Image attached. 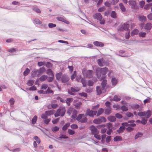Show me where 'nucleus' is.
<instances>
[{"instance_id": "60", "label": "nucleus", "mask_w": 152, "mask_h": 152, "mask_svg": "<svg viewBox=\"0 0 152 152\" xmlns=\"http://www.w3.org/2000/svg\"><path fill=\"white\" fill-rule=\"evenodd\" d=\"M94 84L93 81L91 80H89L88 81V85L89 86H92Z\"/></svg>"}, {"instance_id": "43", "label": "nucleus", "mask_w": 152, "mask_h": 152, "mask_svg": "<svg viewBox=\"0 0 152 152\" xmlns=\"http://www.w3.org/2000/svg\"><path fill=\"white\" fill-rule=\"evenodd\" d=\"M134 122V121L132 120L130 121H129V123H132L130 124H129V126H136V124H135L133 123Z\"/></svg>"}, {"instance_id": "50", "label": "nucleus", "mask_w": 152, "mask_h": 152, "mask_svg": "<svg viewBox=\"0 0 152 152\" xmlns=\"http://www.w3.org/2000/svg\"><path fill=\"white\" fill-rule=\"evenodd\" d=\"M34 139L39 144L40 142V140L37 136H35L34 137Z\"/></svg>"}, {"instance_id": "41", "label": "nucleus", "mask_w": 152, "mask_h": 152, "mask_svg": "<svg viewBox=\"0 0 152 152\" xmlns=\"http://www.w3.org/2000/svg\"><path fill=\"white\" fill-rule=\"evenodd\" d=\"M111 17L114 18H116V15L115 12L114 11H112L111 14Z\"/></svg>"}, {"instance_id": "13", "label": "nucleus", "mask_w": 152, "mask_h": 152, "mask_svg": "<svg viewBox=\"0 0 152 152\" xmlns=\"http://www.w3.org/2000/svg\"><path fill=\"white\" fill-rule=\"evenodd\" d=\"M94 44L97 47H102L104 45V44L102 42L99 41H95L93 42Z\"/></svg>"}, {"instance_id": "54", "label": "nucleus", "mask_w": 152, "mask_h": 152, "mask_svg": "<svg viewBox=\"0 0 152 152\" xmlns=\"http://www.w3.org/2000/svg\"><path fill=\"white\" fill-rule=\"evenodd\" d=\"M87 119L86 117H84L82 118L80 121V122L81 123H85L87 122Z\"/></svg>"}, {"instance_id": "18", "label": "nucleus", "mask_w": 152, "mask_h": 152, "mask_svg": "<svg viewBox=\"0 0 152 152\" xmlns=\"http://www.w3.org/2000/svg\"><path fill=\"white\" fill-rule=\"evenodd\" d=\"M111 112V107H109L106 108L104 110V113L107 115H109Z\"/></svg>"}, {"instance_id": "44", "label": "nucleus", "mask_w": 152, "mask_h": 152, "mask_svg": "<svg viewBox=\"0 0 152 152\" xmlns=\"http://www.w3.org/2000/svg\"><path fill=\"white\" fill-rule=\"evenodd\" d=\"M34 23L37 24H40L42 23V22L38 19L36 18L34 20Z\"/></svg>"}, {"instance_id": "17", "label": "nucleus", "mask_w": 152, "mask_h": 152, "mask_svg": "<svg viewBox=\"0 0 152 152\" xmlns=\"http://www.w3.org/2000/svg\"><path fill=\"white\" fill-rule=\"evenodd\" d=\"M45 67H41L39 69V71L38 72V76L40 75L43 74L45 71Z\"/></svg>"}, {"instance_id": "63", "label": "nucleus", "mask_w": 152, "mask_h": 152, "mask_svg": "<svg viewBox=\"0 0 152 152\" xmlns=\"http://www.w3.org/2000/svg\"><path fill=\"white\" fill-rule=\"evenodd\" d=\"M105 10V8L104 7H102L98 9V11L100 12H102L103 11H104Z\"/></svg>"}, {"instance_id": "8", "label": "nucleus", "mask_w": 152, "mask_h": 152, "mask_svg": "<svg viewBox=\"0 0 152 152\" xmlns=\"http://www.w3.org/2000/svg\"><path fill=\"white\" fill-rule=\"evenodd\" d=\"M129 5L131 6L132 8L136 10H138L139 7L137 5L135 1H129Z\"/></svg>"}, {"instance_id": "56", "label": "nucleus", "mask_w": 152, "mask_h": 152, "mask_svg": "<svg viewBox=\"0 0 152 152\" xmlns=\"http://www.w3.org/2000/svg\"><path fill=\"white\" fill-rule=\"evenodd\" d=\"M59 120V118H58L54 120H53L52 121V123L53 124H56L58 122Z\"/></svg>"}, {"instance_id": "49", "label": "nucleus", "mask_w": 152, "mask_h": 152, "mask_svg": "<svg viewBox=\"0 0 152 152\" xmlns=\"http://www.w3.org/2000/svg\"><path fill=\"white\" fill-rule=\"evenodd\" d=\"M73 108L72 107H70L68 109V110L67 111V113L69 115H70L71 114L72 111H73Z\"/></svg>"}, {"instance_id": "61", "label": "nucleus", "mask_w": 152, "mask_h": 152, "mask_svg": "<svg viewBox=\"0 0 152 152\" xmlns=\"http://www.w3.org/2000/svg\"><path fill=\"white\" fill-rule=\"evenodd\" d=\"M111 4H112L111 3H110L109 1H107L104 3V4L106 7H110V6Z\"/></svg>"}, {"instance_id": "14", "label": "nucleus", "mask_w": 152, "mask_h": 152, "mask_svg": "<svg viewBox=\"0 0 152 152\" xmlns=\"http://www.w3.org/2000/svg\"><path fill=\"white\" fill-rule=\"evenodd\" d=\"M152 27V25L150 23H147L144 26V28L146 30H149Z\"/></svg>"}, {"instance_id": "21", "label": "nucleus", "mask_w": 152, "mask_h": 152, "mask_svg": "<svg viewBox=\"0 0 152 152\" xmlns=\"http://www.w3.org/2000/svg\"><path fill=\"white\" fill-rule=\"evenodd\" d=\"M62 73L59 72L57 73L56 74V79L58 80H61V77L62 76Z\"/></svg>"}, {"instance_id": "32", "label": "nucleus", "mask_w": 152, "mask_h": 152, "mask_svg": "<svg viewBox=\"0 0 152 152\" xmlns=\"http://www.w3.org/2000/svg\"><path fill=\"white\" fill-rule=\"evenodd\" d=\"M84 114H79L76 118V120L80 122L83 116H84Z\"/></svg>"}, {"instance_id": "4", "label": "nucleus", "mask_w": 152, "mask_h": 152, "mask_svg": "<svg viewBox=\"0 0 152 152\" xmlns=\"http://www.w3.org/2000/svg\"><path fill=\"white\" fill-rule=\"evenodd\" d=\"M82 73L84 76L90 78L92 77L93 76V72L92 70H88L86 71L85 69H84L82 71Z\"/></svg>"}, {"instance_id": "7", "label": "nucleus", "mask_w": 152, "mask_h": 152, "mask_svg": "<svg viewBox=\"0 0 152 152\" xmlns=\"http://www.w3.org/2000/svg\"><path fill=\"white\" fill-rule=\"evenodd\" d=\"M80 90V88L77 87H71L70 89L68 90V93L70 95H74V93L78 92Z\"/></svg>"}, {"instance_id": "24", "label": "nucleus", "mask_w": 152, "mask_h": 152, "mask_svg": "<svg viewBox=\"0 0 152 152\" xmlns=\"http://www.w3.org/2000/svg\"><path fill=\"white\" fill-rule=\"evenodd\" d=\"M46 74L51 76H53L54 75L52 70L50 69H48L47 70Z\"/></svg>"}, {"instance_id": "2", "label": "nucleus", "mask_w": 152, "mask_h": 152, "mask_svg": "<svg viewBox=\"0 0 152 152\" xmlns=\"http://www.w3.org/2000/svg\"><path fill=\"white\" fill-rule=\"evenodd\" d=\"M90 129L91 131V134L94 135L95 138L98 140H101V136L99 134V131L95 126L93 125L91 126L90 127Z\"/></svg>"}, {"instance_id": "47", "label": "nucleus", "mask_w": 152, "mask_h": 152, "mask_svg": "<svg viewBox=\"0 0 152 152\" xmlns=\"http://www.w3.org/2000/svg\"><path fill=\"white\" fill-rule=\"evenodd\" d=\"M120 99H121L120 97L117 95H115L113 97L114 100L116 101H120Z\"/></svg>"}, {"instance_id": "12", "label": "nucleus", "mask_w": 152, "mask_h": 152, "mask_svg": "<svg viewBox=\"0 0 152 152\" xmlns=\"http://www.w3.org/2000/svg\"><path fill=\"white\" fill-rule=\"evenodd\" d=\"M94 19H96L98 20L102 18V16L100 13H97L95 14L93 16Z\"/></svg>"}, {"instance_id": "64", "label": "nucleus", "mask_w": 152, "mask_h": 152, "mask_svg": "<svg viewBox=\"0 0 152 152\" xmlns=\"http://www.w3.org/2000/svg\"><path fill=\"white\" fill-rule=\"evenodd\" d=\"M59 128L57 126H55V127L52 128V130L53 132H56L58 131L59 130Z\"/></svg>"}, {"instance_id": "3", "label": "nucleus", "mask_w": 152, "mask_h": 152, "mask_svg": "<svg viewBox=\"0 0 152 152\" xmlns=\"http://www.w3.org/2000/svg\"><path fill=\"white\" fill-rule=\"evenodd\" d=\"M66 112L65 108L64 107H62L58 109L54 114V116L57 117L61 116V117L64 116Z\"/></svg>"}, {"instance_id": "33", "label": "nucleus", "mask_w": 152, "mask_h": 152, "mask_svg": "<svg viewBox=\"0 0 152 152\" xmlns=\"http://www.w3.org/2000/svg\"><path fill=\"white\" fill-rule=\"evenodd\" d=\"M34 83V81L32 80H28L27 83V85L29 86H32Z\"/></svg>"}, {"instance_id": "46", "label": "nucleus", "mask_w": 152, "mask_h": 152, "mask_svg": "<svg viewBox=\"0 0 152 152\" xmlns=\"http://www.w3.org/2000/svg\"><path fill=\"white\" fill-rule=\"evenodd\" d=\"M33 10L34 11L36 12L40 13L41 12V11L37 7H34L33 8Z\"/></svg>"}, {"instance_id": "26", "label": "nucleus", "mask_w": 152, "mask_h": 152, "mask_svg": "<svg viewBox=\"0 0 152 152\" xmlns=\"http://www.w3.org/2000/svg\"><path fill=\"white\" fill-rule=\"evenodd\" d=\"M151 115V111L150 110H148L146 112H145V115L146 118H149Z\"/></svg>"}, {"instance_id": "45", "label": "nucleus", "mask_w": 152, "mask_h": 152, "mask_svg": "<svg viewBox=\"0 0 152 152\" xmlns=\"http://www.w3.org/2000/svg\"><path fill=\"white\" fill-rule=\"evenodd\" d=\"M68 133L70 135H73L75 133V131L73 130L69 129L68 130Z\"/></svg>"}, {"instance_id": "15", "label": "nucleus", "mask_w": 152, "mask_h": 152, "mask_svg": "<svg viewBox=\"0 0 152 152\" xmlns=\"http://www.w3.org/2000/svg\"><path fill=\"white\" fill-rule=\"evenodd\" d=\"M55 112L54 110L47 111L45 112V114L48 116L53 115Z\"/></svg>"}, {"instance_id": "37", "label": "nucleus", "mask_w": 152, "mask_h": 152, "mask_svg": "<svg viewBox=\"0 0 152 152\" xmlns=\"http://www.w3.org/2000/svg\"><path fill=\"white\" fill-rule=\"evenodd\" d=\"M96 92L97 93L98 95H100L102 93V90L98 86L96 87Z\"/></svg>"}, {"instance_id": "25", "label": "nucleus", "mask_w": 152, "mask_h": 152, "mask_svg": "<svg viewBox=\"0 0 152 152\" xmlns=\"http://www.w3.org/2000/svg\"><path fill=\"white\" fill-rule=\"evenodd\" d=\"M125 129V127L123 126H120L119 129L117 130V132L119 133H122Z\"/></svg>"}, {"instance_id": "38", "label": "nucleus", "mask_w": 152, "mask_h": 152, "mask_svg": "<svg viewBox=\"0 0 152 152\" xmlns=\"http://www.w3.org/2000/svg\"><path fill=\"white\" fill-rule=\"evenodd\" d=\"M122 140L121 137L119 136H116L114 138V140L115 141H120Z\"/></svg>"}, {"instance_id": "36", "label": "nucleus", "mask_w": 152, "mask_h": 152, "mask_svg": "<svg viewBox=\"0 0 152 152\" xmlns=\"http://www.w3.org/2000/svg\"><path fill=\"white\" fill-rule=\"evenodd\" d=\"M48 85L46 83H44L42 84L41 86V89L42 90H46L48 88Z\"/></svg>"}, {"instance_id": "62", "label": "nucleus", "mask_w": 152, "mask_h": 152, "mask_svg": "<svg viewBox=\"0 0 152 152\" xmlns=\"http://www.w3.org/2000/svg\"><path fill=\"white\" fill-rule=\"evenodd\" d=\"M146 33L143 32H141L139 34V35L140 37H145L146 35Z\"/></svg>"}, {"instance_id": "48", "label": "nucleus", "mask_w": 152, "mask_h": 152, "mask_svg": "<svg viewBox=\"0 0 152 152\" xmlns=\"http://www.w3.org/2000/svg\"><path fill=\"white\" fill-rule=\"evenodd\" d=\"M45 93L48 94L50 93L53 94V91L49 88H48L47 90L45 91Z\"/></svg>"}, {"instance_id": "27", "label": "nucleus", "mask_w": 152, "mask_h": 152, "mask_svg": "<svg viewBox=\"0 0 152 152\" xmlns=\"http://www.w3.org/2000/svg\"><path fill=\"white\" fill-rule=\"evenodd\" d=\"M139 32V31L137 29H135L133 30L131 33V35L132 36H133L134 35L137 34Z\"/></svg>"}, {"instance_id": "53", "label": "nucleus", "mask_w": 152, "mask_h": 152, "mask_svg": "<svg viewBox=\"0 0 152 152\" xmlns=\"http://www.w3.org/2000/svg\"><path fill=\"white\" fill-rule=\"evenodd\" d=\"M51 77H48V81L49 82H52L54 78V75L53 76H51Z\"/></svg>"}, {"instance_id": "39", "label": "nucleus", "mask_w": 152, "mask_h": 152, "mask_svg": "<svg viewBox=\"0 0 152 152\" xmlns=\"http://www.w3.org/2000/svg\"><path fill=\"white\" fill-rule=\"evenodd\" d=\"M37 120V117L36 115H35L32 119L31 123L33 124H34Z\"/></svg>"}, {"instance_id": "9", "label": "nucleus", "mask_w": 152, "mask_h": 152, "mask_svg": "<svg viewBox=\"0 0 152 152\" xmlns=\"http://www.w3.org/2000/svg\"><path fill=\"white\" fill-rule=\"evenodd\" d=\"M97 112L95 110H90L89 109H88L86 112V114L88 116L93 117L94 115H96Z\"/></svg>"}, {"instance_id": "23", "label": "nucleus", "mask_w": 152, "mask_h": 152, "mask_svg": "<svg viewBox=\"0 0 152 152\" xmlns=\"http://www.w3.org/2000/svg\"><path fill=\"white\" fill-rule=\"evenodd\" d=\"M107 80H103L102 82V90H103L107 84Z\"/></svg>"}, {"instance_id": "51", "label": "nucleus", "mask_w": 152, "mask_h": 152, "mask_svg": "<svg viewBox=\"0 0 152 152\" xmlns=\"http://www.w3.org/2000/svg\"><path fill=\"white\" fill-rule=\"evenodd\" d=\"M142 135V133L139 132L136 134L134 138L135 139H137L138 137H141Z\"/></svg>"}, {"instance_id": "1", "label": "nucleus", "mask_w": 152, "mask_h": 152, "mask_svg": "<svg viewBox=\"0 0 152 152\" xmlns=\"http://www.w3.org/2000/svg\"><path fill=\"white\" fill-rule=\"evenodd\" d=\"M108 71V69L107 68L105 67L103 68H98L96 71L97 76L99 78L101 75H102V77L104 78L105 77V75Z\"/></svg>"}, {"instance_id": "57", "label": "nucleus", "mask_w": 152, "mask_h": 152, "mask_svg": "<svg viewBox=\"0 0 152 152\" xmlns=\"http://www.w3.org/2000/svg\"><path fill=\"white\" fill-rule=\"evenodd\" d=\"M99 20L100 21V23L101 24H104L105 23V21L104 19H103L102 17L99 20Z\"/></svg>"}, {"instance_id": "52", "label": "nucleus", "mask_w": 152, "mask_h": 152, "mask_svg": "<svg viewBox=\"0 0 152 152\" xmlns=\"http://www.w3.org/2000/svg\"><path fill=\"white\" fill-rule=\"evenodd\" d=\"M111 82L113 85H115L117 83V80L115 78H112Z\"/></svg>"}, {"instance_id": "40", "label": "nucleus", "mask_w": 152, "mask_h": 152, "mask_svg": "<svg viewBox=\"0 0 152 152\" xmlns=\"http://www.w3.org/2000/svg\"><path fill=\"white\" fill-rule=\"evenodd\" d=\"M30 70L28 68H26L23 72V75L24 76L27 75L30 72Z\"/></svg>"}, {"instance_id": "34", "label": "nucleus", "mask_w": 152, "mask_h": 152, "mask_svg": "<svg viewBox=\"0 0 152 152\" xmlns=\"http://www.w3.org/2000/svg\"><path fill=\"white\" fill-rule=\"evenodd\" d=\"M10 106L12 107L13 106V104L15 102V100L13 98H11L9 101Z\"/></svg>"}, {"instance_id": "59", "label": "nucleus", "mask_w": 152, "mask_h": 152, "mask_svg": "<svg viewBox=\"0 0 152 152\" xmlns=\"http://www.w3.org/2000/svg\"><path fill=\"white\" fill-rule=\"evenodd\" d=\"M16 49L14 48H12L7 50V51L10 53H12L16 51Z\"/></svg>"}, {"instance_id": "42", "label": "nucleus", "mask_w": 152, "mask_h": 152, "mask_svg": "<svg viewBox=\"0 0 152 152\" xmlns=\"http://www.w3.org/2000/svg\"><path fill=\"white\" fill-rule=\"evenodd\" d=\"M70 124L69 123L66 124L64 125L62 128L63 130H66L69 126Z\"/></svg>"}, {"instance_id": "19", "label": "nucleus", "mask_w": 152, "mask_h": 152, "mask_svg": "<svg viewBox=\"0 0 152 152\" xmlns=\"http://www.w3.org/2000/svg\"><path fill=\"white\" fill-rule=\"evenodd\" d=\"M104 110L102 108H100L98 110V112L97 113L96 116H99L101 115L104 112Z\"/></svg>"}, {"instance_id": "10", "label": "nucleus", "mask_w": 152, "mask_h": 152, "mask_svg": "<svg viewBox=\"0 0 152 152\" xmlns=\"http://www.w3.org/2000/svg\"><path fill=\"white\" fill-rule=\"evenodd\" d=\"M56 19L58 21L63 22L67 24H69V22L67 21L64 17H58L56 18Z\"/></svg>"}, {"instance_id": "16", "label": "nucleus", "mask_w": 152, "mask_h": 152, "mask_svg": "<svg viewBox=\"0 0 152 152\" xmlns=\"http://www.w3.org/2000/svg\"><path fill=\"white\" fill-rule=\"evenodd\" d=\"M48 78V76L46 75H42L39 78V80L42 81H45Z\"/></svg>"}, {"instance_id": "31", "label": "nucleus", "mask_w": 152, "mask_h": 152, "mask_svg": "<svg viewBox=\"0 0 152 152\" xmlns=\"http://www.w3.org/2000/svg\"><path fill=\"white\" fill-rule=\"evenodd\" d=\"M73 101V99L72 98H68L66 100V103L68 106H69L70 105V103Z\"/></svg>"}, {"instance_id": "11", "label": "nucleus", "mask_w": 152, "mask_h": 152, "mask_svg": "<svg viewBox=\"0 0 152 152\" xmlns=\"http://www.w3.org/2000/svg\"><path fill=\"white\" fill-rule=\"evenodd\" d=\"M69 78L65 75H63L61 76V81L62 82L65 83L67 82L69 80Z\"/></svg>"}, {"instance_id": "28", "label": "nucleus", "mask_w": 152, "mask_h": 152, "mask_svg": "<svg viewBox=\"0 0 152 152\" xmlns=\"http://www.w3.org/2000/svg\"><path fill=\"white\" fill-rule=\"evenodd\" d=\"M77 111L76 110H74L73 112L72 118L73 119L77 117Z\"/></svg>"}, {"instance_id": "55", "label": "nucleus", "mask_w": 152, "mask_h": 152, "mask_svg": "<svg viewBox=\"0 0 152 152\" xmlns=\"http://www.w3.org/2000/svg\"><path fill=\"white\" fill-rule=\"evenodd\" d=\"M121 109L123 111H127L128 110V107L125 106H122L121 107Z\"/></svg>"}, {"instance_id": "20", "label": "nucleus", "mask_w": 152, "mask_h": 152, "mask_svg": "<svg viewBox=\"0 0 152 152\" xmlns=\"http://www.w3.org/2000/svg\"><path fill=\"white\" fill-rule=\"evenodd\" d=\"M107 119L108 120L111 122H114L116 121L115 118L113 116H110L108 117Z\"/></svg>"}, {"instance_id": "35", "label": "nucleus", "mask_w": 152, "mask_h": 152, "mask_svg": "<svg viewBox=\"0 0 152 152\" xmlns=\"http://www.w3.org/2000/svg\"><path fill=\"white\" fill-rule=\"evenodd\" d=\"M129 27V25L127 23H124L123 25V28L124 30H128Z\"/></svg>"}, {"instance_id": "58", "label": "nucleus", "mask_w": 152, "mask_h": 152, "mask_svg": "<svg viewBox=\"0 0 152 152\" xmlns=\"http://www.w3.org/2000/svg\"><path fill=\"white\" fill-rule=\"evenodd\" d=\"M138 115L140 116H144L145 115V112H141L138 113Z\"/></svg>"}, {"instance_id": "30", "label": "nucleus", "mask_w": 152, "mask_h": 152, "mask_svg": "<svg viewBox=\"0 0 152 152\" xmlns=\"http://www.w3.org/2000/svg\"><path fill=\"white\" fill-rule=\"evenodd\" d=\"M119 6L121 11L123 12L126 11V8L123 4L121 3L119 4Z\"/></svg>"}, {"instance_id": "22", "label": "nucleus", "mask_w": 152, "mask_h": 152, "mask_svg": "<svg viewBox=\"0 0 152 152\" xmlns=\"http://www.w3.org/2000/svg\"><path fill=\"white\" fill-rule=\"evenodd\" d=\"M81 83L83 84V87H85L86 86L87 82L86 80L84 78H83L81 80Z\"/></svg>"}, {"instance_id": "29", "label": "nucleus", "mask_w": 152, "mask_h": 152, "mask_svg": "<svg viewBox=\"0 0 152 152\" xmlns=\"http://www.w3.org/2000/svg\"><path fill=\"white\" fill-rule=\"evenodd\" d=\"M139 20L142 22H145L146 21V17L143 15L140 16L139 18Z\"/></svg>"}, {"instance_id": "5", "label": "nucleus", "mask_w": 152, "mask_h": 152, "mask_svg": "<svg viewBox=\"0 0 152 152\" xmlns=\"http://www.w3.org/2000/svg\"><path fill=\"white\" fill-rule=\"evenodd\" d=\"M97 63L100 66H107L108 64L107 61L104 60L103 58H101L97 60Z\"/></svg>"}, {"instance_id": "6", "label": "nucleus", "mask_w": 152, "mask_h": 152, "mask_svg": "<svg viewBox=\"0 0 152 152\" xmlns=\"http://www.w3.org/2000/svg\"><path fill=\"white\" fill-rule=\"evenodd\" d=\"M106 118L104 117H101L95 119L93 121V122L95 124H98L102 122H105Z\"/></svg>"}]
</instances>
